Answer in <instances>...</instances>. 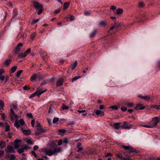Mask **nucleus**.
<instances>
[{"mask_svg":"<svg viewBox=\"0 0 160 160\" xmlns=\"http://www.w3.org/2000/svg\"><path fill=\"white\" fill-rule=\"evenodd\" d=\"M31 153L33 156H34V157H35V158L37 157V155L34 152L32 151L31 152Z\"/></svg>","mask_w":160,"mask_h":160,"instance_id":"obj_63","label":"nucleus"},{"mask_svg":"<svg viewBox=\"0 0 160 160\" xmlns=\"http://www.w3.org/2000/svg\"><path fill=\"white\" fill-rule=\"evenodd\" d=\"M22 72L23 71L22 70H20L18 71L16 73L17 77L18 78L19 77L20 75L22 73Z\"/></svg>","mask_w":160,"mask_h":160,"instance_id":"obj_34","label":"nucleus"},{"mask_svg":"<svg viewBox=\"0 0 160 160\" xmlns=\"http://www.w3.org/2000/svg\"><path fill=\"white\" fill-rule=\"evenodd\" d=\"M139 97L141 99H143L146 101H148L150 99V96L149 95L142 96L141 95L139 96Z\"/></svg>","mask_w":160,"mask_h":160,"instance_id":"obj_14","label":"nucleus"},{"mask_svg":"<svg viewBox=\"0 0 160 160\" xmlns=\"http://www.w3.org/2000/svg\"><path fill=\"white\" fill-rule=\"evenodd\" d=\"M70 4V3L69 2H65L63 6V8L65 9L67 8H68L69 5Z\"/></svg>","mask_w":160,"mask_h":160,"instance_id":"obj_28","label":"nucleus"},{"mask_svg":"<svg viewBox=\"0 0 160 160\" xmlns=\"http://www.w3.org/2000/svg\"><path fill=\"white\" fill-rule=\"evenodd\" d=\"M39 10L38 11L37 13L38 15H40L42 13L43 9L42 8H41L39 9Z\"/></svg>","mask_w":160,"mask_h":160,"instance_id":"obj_58","label":"nucleus"},{"mask_svg":"<svg viewBox=\"0 0 160 160\" xmlns=\"http://www.w3.org/2000/svg\"><path fill=\"white\" fill-rule=\"evenodd\" d=\"M42 151L46 155L51 156L57 155L58 153L62 151V148L58 147L57 144L52 142L50 144V148H43Z\"/></svg>","mask_w":160,"mask_h":160,"instance_id":"obj_1","label":"nucleus"},{"mask_svg":"<svg viewBox=\"0 0 160 160\" xmlns=\"http://www.w3.org/2000/svg\"><path fill=\"white\" fill-rule=\"evenodd\" d=\"M17 68V67L16 66H14L12 68H11V72L12 73H14L16 71V69Z\"/></svg>","mask_w":160,"mask_h":160,"instance_id":"obj_36","label":"nucleus"},{"mask_svg":"<svg viewBox=\"0 0 160 160\" xmlns=\"http://www.w3.org/2000/svg\"><path fill=\"white\" fill-rule=\"evenodd\" d=\"M4 155V151L3 150H0V158H1Z\"/></svg>","mask_w":160,"mask_h":160,"instance_id":"obj_50","label":"nucleus"},{"mask_svg":"<svg viewBox=\"0 0 160 160\" xmlns=\"http://www.w3.org/2000/svg\"><path fill=\"white\" fill-rule=\"evenodd\" d=\"M23 148L24 149V150L29 149H30V147L27 145H25Z\"/></svg>","mask_w":160,"mask_h":160,"instance_id":"obj_54","label":"nucleus"},{"mask_svg":"<svg viewBox=\"0 0 160 160\" xmlns=\"http://www.w3.org/2000/svg\"><path fill=\"white\" fill-rule=\"evenodd\" d=\"M160 121V117H155L152 118V121L150 122L152 128L156 127L158 123Z\"/></svg>","mask_w":160,"mask_h":160,"instance_id":"obj_2","label":"nucleus"},{"mask_svg":"<svg viewBox=\"0 0 160 160\" xmlns=\"http://www.w3.org/2000/svg\"><path fill=\"white\" fill-rule=\"evenodd\" d=\"M12 60L10 59H6L3 62L2 64L5 67L8 66L11 63Z\"/></svg>","mask_w":160,"mask_h":160,"instance_id":"obj_9","label":"nucleus"},{"mask_svg":"<svg viewBox=\"0 0 160 160\" xmlns=\"http://www.w3.org/2000/svg\"><path fill=\"white\" fill-rule=\"evenodd\" d=\"M5 132H8L10 131V126L7 123H5Z\"/></svg>","mask_w":160,"mask_h":160,"instance_id":"obj_25","label":"nucleus"},{"mask_svg":"<svg viewBox=\"0 0 160 160\" xmlns=\"http://www.w3.org/2000/svg\"><path fill=\"white\" fill-rule=\"evenodd\" d=\"M115 22V29L117 30H118L121 26L122 24L120 23L117 22L116 23V21Z\"/></svg>","mask_w":160,"mask_h":160,"instance_id":"obj_17","label":"nucleus"},{"mask_svg":"<svg viewBox=\"0 0 160 160\" xmlns=\"http://www.w3.org/2000/svg\"><path fill=\"white\" fill-rule=\"evenodd\" d=\"M110 108H112V109H115L116 110H117L118 109V108L117 106L114 105L110 107Z\"/></svg>","mask_w":160,"mask_h":160,"instance_id":"obj_52","label":"nucleus"},{"mask_svg":"<svg viewBox=\"0 0 160 160\" xmlns=\"http://www.w3.org/2000/svg\"><path fill=\"white\" fill-rule=\"evenodd\" d=\"M61 108L62 110H68L69 109L68 107L66 106L64 104H63V105H62Z\"/></svg>","mask_w":160,"mask_h":160,"instance_id":"obj_31","label":"nucleus"},{"mask_svg":"<svg viewBox=\"0 0 160 160\" xmlns=\"http://www.w3.org/2000/svg\"><path fill=\"white\" fill-rule=\"evenodd\" d=\"M39 88H38L37 91L35 92L34 93L32 94L29 97L30 98H32L34 97L36 95L39 96L42 94L46 92L47 90V89H45L44 90L40 91L39 90Z\"/></svg>","mask_w":160,"mask_h":160,"instance_id":"obj_3","label":"nucleus"},{"mask_svg":"<svg viewBox=\"0 0 160 160\" xmlns=\"http://www.w3.org/2000/svg\"><path fill=\"white\" fill-rule=\"evenodd\" d=\"M47 121H48V122L49 124V125H51V120L50 118H47Z\"/></svg>","mask_w":160,"mask_h":160,"instance_id":"obj_55","label":"nucleus"},{"mask_svg":"<svg viewBox=\"0 0 160 160\" xmlns=\"http://www.w3.org/2000/svg\"><path fill=\"white\" fill-rule=\"evenodd\" d=\"M5 79V77L3 76H0V80L2 81H3Z\"/></svg>","mask_w":160,"mask_h":160,"instance_id":"obj_60","label":"nucleus"},{"mask_svg":"<svg viewBox=\"0 0 160 160\" xmlns=\"http://www.w3.org/2000/svg\"><path fill=\"white\" fill-rule=\"evenodd\" d=\"M121 123L118 122L115 123L114 124L115 128L117 129L120 128L121 127H122L121 124Z\"/></svg>","mask_w":160,"mask_h":160,"instance_id":"obj_21","label":"nucleus"},{"mask_svg":"<svg viewBox=\"0 0 160 160\" xmlns=\"http://www.w3.org/2000/svg\"><path fill=\"white\" fill-rule=\"evenodd\" d=\"M58 132L61 133H64L66 132V131L65 129H61L58 130Z\"/></svg>","mask_w":160,"mask_h":160,"instance_id":"obj_48","label":"nucleus"},{"mask_svg":"<svg viewBox=\"0 0 160 160\" xmlns=\"http://www.w3.org/2000/svg\"><path fill=\"white\" fill-rule=\"evenodd\" d=\"M125 104L129 108H132L134 106V104L132 102H127L125 103Z\"/></svg>","mask_w":160,"mask_h":160,"instance_id":"obj_19","label":"nucleus"},{"mask_svg":"<svg viewBox=\"0 0 160 160\" xmlns=\"http://www.w3.org/2000/svg\"><path fill=\"white\" fill-rule=\"evenodd\" d=\"M36 33H33L32 34H31L30 35V36H31V38L32 39H34V38L35 37V36H36Z\"/></svg>","mask_w":160,"mask_h":160,"instance_id":"obj_43","label":"nucleus"},{"mask_svg":"<svg viewBox=\"0 0 160 160\" xmlns=\"http://www.w3.org/2000/svg\"><path fill=\"white\" fill-rule=\"evenodd\" d=\"M53 112V108L51 106L49 108V110L48 112V113H51Z\"/></svg>","mask_w":160,"mask_h":160,"instance_id":"obj_44","label":"nucleus"},{"mask_svg":"<svg viewBox=\"0 0 160 160\" xmlns=\"http://www.w3.org/2000/svg\"><path fill=\"white\" fill-rule=\"evenodd\" d=\"M19 122L20 124L21 125H24L25 123L24 122L23 120L22 119H20L19 121Z\"/></svg>","mask_w":160,"mask_h":160,"instance_id":"obj_38","label":"nucleus"},{"mask_svg":"<svg viewBox=\"0 0 160 160\" xmlns=\"http://www.w3.org/2000/svg\"><path fill=\"white\" fill-rule=\"evenodd\" d=\"M26 141L27 143L29 144L32 145L33 143V142L32 140L29 139H28L26 140Z\"/></svg>","mask_w":160,"mask_h":160,"instance_id":"obj_39","label":"nucleus"},{"mask_svg":"<svg viewBox=\"0 0 160 160\" xmlns=\"http://www.w3.org/2000/svg\"><path fill=\"white\" fill-rule=\"evenodd\" d=\"M5 151L6 153L9 152L14 153L15 152L12 146L9 145L7 146V149Z\"/></svg>","mask_w":160,"mask_h":160,"instance_id":"obj_8","label":"nucleus"},{"mask_svg":"<svg viewBox=\"0 0 160 160\" xmlns=\"http://www.w3.org/2000/svg\"><path fill=\"white\" fill-rule=\"evenodd\" d=\"M107 21L102 20L99 23V25L101 27H104L107 25Z\"/></svg>","mask_w":160,"mask_h":160,"instance_id":"obj_11","label":"nucleus"},{"mask_svg":"<svg viewBox=\"0 0 160 160\" xmlns=\"http://www.w3.org/2000/svg\"><path fill=\"white\" fill-rule=\"evenodd\" d=\"M77 65V61H75L73 64L71 65V68L72 70H73Z\"/></svg>","mask_w":160,"mask_h":160,"instance_id":"obj_27","label":"nucleus"},{"mask_svg":"<svg viewBox=\"0 0 160 160\" xmlns=\"http://www.w3.org/2000/svg\"><path fill=\"white\" fill-rule=\"evenodd\" d=\"M151 108H155L157 109H160V106L157 105H153L151 107Z\"/></svg>","mask_w":160,"mask_h":160,"instance_id":"obj_40","label":"nucleus"},{"mask_svg":"<svg viewBox=\"0 0 160 160\" xmlns=\"http://www.w3.org/2000/svg\"><path fill=\"white\" fill-rule=\"evenodd\" d=\"M116 156L118 158L121 159H122V155L120 153H117L116 154Z\"/></svg>","mask_w":160,"mask_h":160,"instance_id":"obj_33","label":"nucleus"},{"mask_svg":"<svg viewBox=\"0 0 160 160\" xmlns=\"http://www.w3.org/2000/svg\"><path fill=\"white\" fill-rule=\"evenodd\" d=\"M110 9L112 10H116V7L114 6H112L110 7Z\"/></svg>","mask_w":160,"mask_h":160,"instance_id":"obj_61","label":"nucleus"},{"mask_svg":"<svg viewBox=\"0 0 160 160\" xmlns=\"http://www.w3.org/2000/svg\"><path fill=\"white\" fill-rule=\"evenodd\" d=\"M0 105L2 109L3 110V107H4V104L3 102L1 100H0Z\"/></svg>","mask_w":160,"mask_h":160,"instance_id":"obj_42","label":"nucleus"},{"mask_svg":"<svg viewBox=\"0 0 160 160\" xmlns=\"http://www.w3.org/2000/svg\"><path fill=\"white\" fill-rule=\"evenodd\" d=\"M62 142L63 141L62 139L59 140L58 144V145L59 146H60L62 144Z\"/></svg>","mask_w":160,"mask_h":160,"instance_id":"obj_57","label":"nucleus"},{"mask_svg":"<svg viewBox=\"0 0 160 160\" xmlns=\"http://www.w3.org/2000/svg\"><path fill=\"white\" fill-rule=\"evenodd\" d=\"M27 55V54L26 53V52H24V53H21L18 55V57L19 58L22 59L25 58Z\"/></svg>","mask_w":160,"mask_h":160,"instance_id":"obj_16","label":"nucleus"},{"mask_svg":"<svg viewBox=\"0 0 160 160\" xmlns=\"http://www.w3.org/2000/svg\"><path fill=\"white\" fill-rule=\"evenodd\" d=\"M145 107L143 106L142 104H138L135 107L134 109L137 110H143L144 109Z\"/></svg>","mask_w":160,"mask_h":160,"instance_id":"obj_10","label":"nucleus"},{"mask_svg":"<svg viewBox=\"0 0 160 160\" xmlns=\"http://www.w3.org/2000/svg\"><path fill=\"white\" fill-rule=\"evenodd\" d=\"M39 148L38 147L37 145H35L33 147V150L34 151H35L38 150Z\"/></svg>","mask_w":160,"mask_h":160,"instance_id":"obj_59","label":"nucleus"},{"mask_svg":"<svg viewBox=\"0 0 160 160\" xmlns=\"http://www.w3.org/2000/svg\"><path fill=\"white\" fill-rule=\"evenodd\" d=\"M26 116H27L28 117L30 118H33V116L32 115V114L31 113H27L26 114Z\"/></svg>","mask_w":160,"mask_h":160,"instance_id":"obj_51","label":"nucleus"},{"mask_svg":"<svg viewBox=\"0 0 160 160\" xmlns=\"http://www.w3.org/2000/svg\"><path fill=\"white\" fill-rule=\"evenodd\" d=\"M81 78V77L80 76L75 77L73 78L72 81V82H73V81H76V80L80 78Z\"/></svg>","mask_w":160,"mask_h":160,"instance_id":"obj_37","label":"nucleus"},{"mask_svg":"<svg viewBox=\"0 0 160 160\" xmlns=\"http://www.w3.org/2000/svg\"><path fill=\"white\" fill-rule=\"evenodd\" d=\"M123 10L121 8H118L117 10V12L118 14H120L122 13Z\"/></svg>","mask_w":160,"mask_h":160,"instance_id":"obj_32","label":"nucleus"},{"mask_svg":"<svg viewBox=\"0 0 160 160\" xmlns=\"http://www.w3.org/2000/svg\"><path fill=\"white\" fill-rule=\"evenodd\" d=\"M33 3L34 7L35 8L38 10L41 8H42V4L35 1H33Z\"/></svg>","mask_w":160,"mask_h":160,"instance_id":"obj_7","label":"nucleus"},{"mask_svg":"<svg viewBox=\"0 0 160 160\" xmlns=\"http://www.w3.org/2000/svg\"><path fill=\"white\" fill-rule=\"evenodd\" d=\"M59 118H54L53 120V123H55L57 122L59 120Z\"/></svg>","mask_w":160,"mask_h":160,"instance_id":"obj_47","label":"nucleus"},{"mask_svg":"<svg viewBox=\"0 0 160 160\" xmlns=\"http://www.w3.org/2000/svg\"><path fill=\"white\" fill-rule=\"evenodd\" d=\"M96 115H99L100 117L103 116L104 115V112L100 110H97L95 112Z\"/></svg>","mask_w":160,"mask_h":160,"instance_id":"obj_15","label":"nucleus"},{"mask_svg":"<svg viewBox=\"0 0 160 160\" xmlns=\"http://www.w3.org/2000/svg\"><path fill=\"white\" fill-rule=\"evenodd\" d=\"M23 44L22 43H19L14 49V52L15 54H17L19 53L21 49V47L22 46Z\"/></svg>","mask_w":160,"mask_h":160,"instance_id":"obj_6","label":"nucleus"},{"mask_svg":"<svg viewBox=\"0 0 160 160\" xmlns=\"http://www.w3.org/2000/svg\"><path fill=\"white\" fill-rule=\"evenodd\" d=\"M14 126L16 127L17 128H18L19 127V124L18 121V120H16L15 121Z\"/></svg>","mask_w":160,"mask_h":160,"instance_id":"obj_29","label":"nucleus"},{"mask_svg":"<svg viewBox=\"0 0 160 160\" xmlns=\"http://www.w3.org/2000/svg\"><path fill=\"white\" fill-rule=\"evenodd\" d=\"M16 158V157L14 155H11L10 160H14Z\"/></svg>","mask_w":160,"mask_h":160,"instance_id":"obj_53","label":"nucleus"},{"mask_svg":"<svg viewBox=\"0 0 160 160\" xmlns=\"http://www.w3.org/2000/svg\"><path fill=\"white\" fill-rule=\"evenodd\" d=\"M23 134L26 135H29L30 134V130H22V131Z\"/></svg>","mask_w":160,"mask_h":160,"instance_id":"obj_23","label":"nucleus"},{"mask_svg":"<svg viewBox=\"0 0 160 160\" xmlns=\"http://www.w3.org/2000/svg\"><path fill=\"white\" fill-rule=\"evenodd\" d=\"M121 111L122 112H125L127 111V108L126 107H122L121 108Z\"/></svg>","mask_w":160,"mask_h":160,"instance_id":"obj_49","label":"nucleus"},{"mask_svg":"<svg viewBox=\"0 0 160 160\" xmlns=\"http://www.w3.org/2000/svg\"><path fill=\"white\" fill-rule=\"evenodd\" d=\"M129 147L130 146H126L124 145H122L121 146L123 148H124L126 150H128L129 149Z\"/></svg>","mask_w":160,"mask_h":160,"instance_id":"obj_46","label":"nucleus"},{"mask_svg":"<svg viewBox=\"0 0 160 160\" xmlns=\"http://www.w3.org/2000/svg\"><path fill=\"white\" fill-rule=\"evenodd\" d=\"M140 126H141L143 127H144L145 128H152V126L151 124L150 123V122L149 123V125H140Z\"/></svg>","mask_w":160,"mask_h":160,"instance_id":"obj_26","label":"nucleus"},{"mask_svg":"<svg viewBox=\"0 0 160 160\" xmlns=\"http://www.w3.org/2000/svg\"><path fill=\"white\" fill-rule=\"evenodd\" d=\"M18 37L20 38H23L26 37V35L24 33H20L18 34Z\"/></svg>","mask_w":160,"mask_h":160,"instance_id":"obj_24","label":"nucleus"},{"mask_svg":"<svg viewBox=\"0 0 160 160\" xmlns=\"http://www.w3.org/2000/svg\"><path fill=\"white\" fill-rule=\"evenodd\" d=\"M23 89L25 90H29L30 89L29 88L28 86H25L23 88Z\"/></svg>","mask_w":160,"mask_h":160,"instance_id":"obj_56","label":"nucleus"},{"mask_svg":"<svg viewBox=\"0 0 160 160\" xmlns=\"http://www.w3.org/2000/svg\"><path fill=\"white\" fill-rule=\"evenodd\" d=\"M97 31L96 30H93L89 35V36L90 38H93L96 35Z\"/></svg>","mask_w":160,"mask_h":160,"instance_id":"obj_13","label":"nucleus"},{"mask_svg":"<svg viewBox=\"0 0 160 160\" xmlns=\"http://www.w3.org/2000/svg\"><path fill=\"white\" fill-rule=\"evenodd\" d=\"M63 142L66 144L68 143L69 142V139L68 138H66L64 139Z\"/></svg>","mask_w":160,"mask_h":160,"instance_id":"obj_35","label":"nucleus"},{"mask_svg":"<svg viewBox=\"0 0 160 160\" xmlns=\"http://www.w3.org/2000/svg\"><path fill=\"white\" fill-rule=\"evenodd\" d=\"M24 152V150L23 148L18 149L17 151V152L19 154H21Z\"/></svg>","mask_w":160,"mask_h":160,"instance_id":"obj_41","label":"nucleus"},{"mask_svg":"<svg viewBox=\"0 0 160 160\" xmlns=\"http://www.w3.org/2000/svg\"><path fill=\"white\" fill-rule=\"evenodd\" d=\"M37 78V75L36 74H33L32 76L30 77V80L32 81L35 80Z\"/></svg>","mask_w":160,"mask_h":160,"instance_id":"obj_22","label":"nucleus"},{"mask_svg":"<svg viewBox=\"0 0 160 160\" xmlns=\"http://www.w3.org/2000/svg\"><path fill=\"white\" fill-rule=\"evenodd\" d=\"M138 5L139 7L142 8L144 6L145 4L143 2H140L138 3Z\"/></svg>","mask_w":160,"mask_h":160,"instance_id":"obj_30","label":"nucleus"},{"mask_svg":"<svg viewBox=\"0 0 160 160\" xmlns=\"http://www.w3.org/2000/svg\"><path fill=\"white\" fill-rule=\"evenodd\" d=\"M129 148V149H128V152L129 153L137 152L136 149L133 148V147L130 146Z\"/></svg>","mask_w":160,"mask_h":160,"instance_id":"obj_20","label":"nucleus"},{"mask_svg":"<svg viewBox=\"0 0 160 160\" xmlns=\"http://www.w3.org/2000/svg\"><path fill=\"white\" fill-rule=\"evenodd\" d=\"M14 118H15V119H16V120H18L20 118V117H19L16 114L14 113V114H13L12 115Z\"/></svg>","mask_w":160,"mask_h":160,"instance_id":"obj_45","label":"nucleus"},{"mask_svg":"<svg viewBox=\"0 0 160 160\" xmlns=\"http://www.w3.org/2000/svg\"><path fill=\"white\" fill-rule=\"evenodd\" d=\"M22 155L23 157L21 159V160H26L25 155V154H22Z\"/></svg>","mask_w":160,"mask_h":160,"instance_id":"obj_64","label":"nucleus"},{"mask_svg":"<svg viewBox=\"0 0 160 160\" xmlns=\"http://www.w3.org/2000/svg\"><path fill=\"white\" fill-rule=\"evenodd\" d=\"M45 130L41 127L37 128L36 131L35 132V134L36 136H38L41 135L42 133H44Z\"/></svg>","mask_w":160,"mask_h":160,"instance_id":"obj_4","label":"nucleus"},{"mask_svg":"<svg viewBox=\"0 0 160 160\" xmlns=\"http://www.w3.org/2000/svg\"><path fill=\"white\" fill-rule=\"evenodd\" d=\"M63 82L64 81L63 79L62 78H59L57 82V86H60L62 85Z\"/></svg>","mask_w":160,"mask_h":160,"instance_id":"obj_12","label":"nucleus"},{"mask_svg":"<svg viewBox=\"0 0 160 160\" xmlns=\"http://www.w3.org/2000/svg\"><path fill=\"white\" fill-rule=\"evenodd\" d=\"M121 124L122 127L124 129H130L132 126V125L129 124L127 122H124L122 123H121Z\"/></svg>","mask_w":160,"mask_h":160,"instance_id":"obj_5","label":"nucleus"},{"mask_svg":"<svg viewBox=\"0 0 160 160\" xmlns=\"http://www.w3.org/2000/svg\"><path fill=\"white\" fill-rule=\"evenodd\" d=\"M6 146V142L4 141H0V149H3Z\"/></svg>","mask_w":160,"mask_h":160,"instance_id":"obj_18","label":"nucleus"},{"mask_svg":"<svg viewBox=\"0 0 160 160\" xmlns=\"http://www.w3.org/2000/svg\"><path fill=\"white\" fill-rule=\"evenodd\" d=\"M75 19L73 15H71L70 18V21H72Z\"/></svg>","mask_w":160,"mask_h":160,"instance_id":"obj_62","label":"nucleus"}]
</instances>
